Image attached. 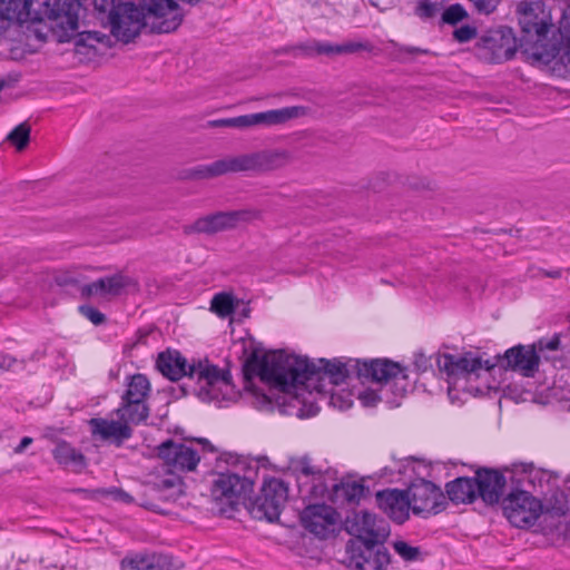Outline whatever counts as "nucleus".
<instances>
[{"label": "nucleus", "instance_id": "8fccbe9b", "mask_svg": "<svg viewBox=\"0 0 570 570\" xmlns=\"http://www.w3.org/2000/svg\"><path fill=\"white\" fill-rule=\"evenodd\" d=\"M13 363H14V360L12 357L6 356V355H0V368L9 370Z\"/></svg>", "mask_w": 570, "mask_h": 570}, {"label": "nucleus", "instance_id": "ddd939ff", "mask_svg": "<svg viewBox=\"0 0 570 570\" xmlns=\"http://www.w3.org/2000/svg\"><path fill=\"white\" fill-rule=\"evenodd\" d=\"M480 59L490 63H501L510 60L515 53V47L504 30H490L480 37L476 43Z\"/></svg>", "mask_w": 570, "mask_h": 570}, {"label": "nucleus", "instance_id": "a211bd4d", "mask_svg": "<svg viewBox=\"0 0 570 570\" xmlns=\"http://www.w3.org/2000/svg\"><path fill=\"white\" fill-rule=\"evenodd\" d=\"M379 543H363L352 550L348 566L355 570H385L390 564V553L385 548H375Z\"/></svg>", "mask_w": 570, "mask_h": 570}, {"label": "nucleus", "instance_id": "473e14b6", "mask_svg": "<svg viewBox=\"0 0 570 570\" xmlns=\"http://www.w3.org/2000/svg\"><path fill=\"white\" fill-rule=\"evenodd\" d=\"M364 485L356 481L340 482L333 485V494L336 499L342 498L346 502H355L364 494Z\"/></svg>", "mask_w": 570, "mask_h": 570}, {"label": "nucleus", "instance_id": "aec40b11", "mask_svg": "<svg viewBox=\"0 0 570 570\" xmlns=\"http://www.w3.org/2000/svg\"><path fill=\"white\" fill-rule=\"evenodd\" d=\"M474 478L478 484L479 498L488 505L499 503L504 493V475L498 470L482 468L475 472Z\"/></svg>", "mask_w": 570, "mask_h": 570}, {"label": "nucleus", "instance_id": "a18cd8bd", "mask_svg": "<svg viewBox=\"0 0 570 570\" xmlns=\"http://www.w3.org/2000/svg\"><path fill=\"white\" fill-rule=\"evenodd\" d=\"M560 345V338L558 335L553 336L550 340H540L538 344L535 345V348L538 347L539 351L549 350V351H556L558 350Z\"/></svg>", "mask_w": 570, "mask_h": 570}, {"label": "nucleus", "instance_id": "39448f33", "mask_svg": "<svg viewBox=\"0 0 570 570\" xmlns=\"http://www.w3.org/2000/svg\"><path fill=\"white\" fill-rule=\"evenodd\" d=\"M356 376L360 380L376 383L380 389H366L358 393V400L364 406H375L386 402L399 406L411 387L406 368L397 362L387 358L355 362Z\"/></svg>", "mask_w": 570, "mask_h": 570}, {"label": "nucleus", "instance_id": "f8f14e48", "mask_svg": "<svg viewBox=\"0 0 570 570\" xmlns=\"http://www.w3.org/2000/svg\"><path fill=\"white\" fill-rule=\"evenodd\" d=\"M157 450L158 456L170 473L195 471L200 461L198 452L185 443L167 440Z\"/></svg>", "mask_w": 570, "mask_h": 570}, {"label": "nucleus", "instance_id": "09e8293b", "mask_svg": "<svg viewBox=\"0 0 570 570\" xmlns=\"http://www.w3.org/2000/svg\"><path fill=\"white\" fill-rule=\"evenodd\" d=\"M32 443V438L24 436L21 439L19 445L14 449V453H22L27 446Z\"/></svg>", "mask_w": 570, "mask_h": 570}, {"label": "nucleus", "instance_id": "58836bf2", "mask_svg": "<svg viewBox=\"0 0 570 570\" xmlns=\"http://www.w3.org/2000/svg\"><path fill=\"white\" fill-rule=\"evenodd\" d=\"M393 548L395 552L406 561L416 560L421 553L420 548L412 547L405 541H395Z\"/></svg>", "mask_w": 570, "mask_h": 570}, {"label": "nucleus", "instance_id": "4d7b16f0", "mask_svg": "<svg viewBox=\"0 0 570 570\" xmlns=\"http://www.w3.org/2000/svg\"><path fill=\"white\" fill-rule=\"evenodd\" d=\"M72 492H77V493H89L88 490H85V489H73Z\"/></svg>", "mask_w": 570, "mask_h": 570}, {"label": "nucleus", "instance_id": "f704fd0d", "mask_svg": "<svg viewBox=\"0 0 570 570\" xmlns=\"http://www.w3.org/2000/svg\"><path fill=\"white\" fill-rule=\"evenodd\" d=\"M31 128L27 122L18 125L8 136L10 141L18 151H22L29 144Z\"/></svg>", "mask_w": 570, "mask_h": 570}, {"label": "nucleus", "instance_id": "de8ad7c7", "mask_svg": "<svg viewBox=\"0 0 570 570\" xmlns=\"http://www.w3.org/2000/svg\"><path fill=\"white\" fill-rule=\"evenodd\" d=\"M108 493L111 494L112 498L116 500H120L124 502H129L131 500L130 495L121 489L115 488V489L108 491Z\"/></svg>", "mask_w": 570, "mask_h": 570}, {"label": "nucleus", "instance_id": "3c124183", "mask_svg": "<svg viewBox=\"0 0 570 570\" xmlns=\"http://www.w3.org/2000/svg\"><path fill=\"white\" fill-rule=\"evenodd\" d=\"M542 274L547 277H551V278H560L561 275H562V272L560 269H556V271H552V272H548V271H542Z\"/></svg>", "mask_w": 570, "mask_h": 570}, {"label": "nucleus", "instance_id": "1a4fd4ad", "mask_svg": "<svg viewBox=\"0 0 570 570\" xmlns=\"http://www.w3.org/2000/svg\"><path fill=\"white\" fill-rule=\"evenodd\" d=\"M503 513L510 523L517 528L534 524L542 513V503L533 494L518 489L512 490L503 499Z\"/></svg>", "mask_w": 570, "mask_h": 570}, {"label": "nucleus", "instance_id": "4c0bfd02", "mask_svg": "<svg viewBox=\"0 0 570 570\" xmlns=\"http://www.w3.org/2000/svg\"><path fill=\"white\" fill-rule=\"evenodd\" d=\"M468 18V12L460 3L448 7L442 13V21L448 24H456Z\"/></svg>", "mask_w": 570, "mask_h": 570}, {"label": "nucleus", "instance_id": "f257e3e1", "mask_svg": "<svg viewBox=\"0 0 570 570\" xmlns=\"http://www.w3.org/2000/svg\"><path fill=\"white\" fill-rule=\"evenodd\" d=\"M355 362L343 363L337 360L326 361L321 358L316 364L307 357L284 353L266 356L259 362L258 356L253 352L246 360L244 370L246 376H248L252 368L257 370V374L263 382L286 393L299 387L322 392L323 386L320 385L322 381L328 379L333 385H340L352 373H356Z\"/></svg>", "mask_w": 570, "mask_h": 570}, {"label": "nucleus", "instance_id": "a19ab883", "mask_svg": "<svg viewBox=\"0 0 570 570\" xmlns=\"http://www.w3.org/2000/svg\"><path fill=\"white\" fill-rule=\"evenodd\" d=\"M476 28L469 24L461 26L453 31V38L459 42H468L476 37Z\"/></svg>", "mask_w": 570, "mask_h": 570}, {"label": "nucleus", "instance_id": "412c9836", "mask_svg": "<svg viewBox=\"0 0 570 570\" xmlns=\"http://www.w3.org/2000/svg\"><path fill=\"white\" fill-rule=\"evenodd\" d=\"M379 508L394 522L402 524L409 519L410 502L406 491L387 489L375 495Z\"/></svg>", "mask_w": 570, "mask_h": 570}, {"label": "nucleus", "instance_id": "f3484780", "mask_svg": "<svg viewBox=\"0 0 570 570\" xmlns=\"http://www.w3.org/2000/svg\"><path fill=\"white\" fill-rule=\"evenodd\" d=\"M92 438L121 446L132 436V429L122 420L92 417L88 421Z\"/></svg>", "mask_w": 570, "mask_h": 570}, {"label": "nucleus", "instance_id": "20e7f679", "mask_svg": "<svg viewBox=\"0 0 570 570\" xmlns=\"http://www.w3.org/2000/svg\"><path fill=\"white\" fill-rule=\"evenodd\" d=\"M156 366L164 376L171 381H178L186 376L194 382V394L205 402L219 400L223 387H227L232 383L229 371H223L207 360L188 363L176 350L159 353Z\"/></svg>", "mask_w": 570, "mask_h": 570}, {"label": "nucleus", "instance_id": "9b49d317", "mask_svg": "<svg viewBox=\"0 0 570 570\" xmlns=\"http://www.w3.org/2000/svg\"><path fill=\"white\" fill-rule=\"evenodd\" d=\"M436 365L440 372L446 375L449 383L452 384L461 377H468L472 374L478 375V372L482 368L490 371L495 366V363L490 360L482 361L481 357L469 352L460 356L452 354L439 355Z\"/></svg>", "mask_w": 570, "mask_h": 570}, {"label": "nucleus", "instance_id": "bf43d9fd", "mask_svg": "<svg viewBox=\"0 0 570 570\" xmlns=\"http://www.w3.org/2000/svg\"><path fill=\"white\" fill-rule=\"evenodd\" d=\"M371 3H372L373 6H376V3H375L373 0H371Z\"/></svg>", "mask_w": 570, "mask_h": 570}, {"label": "nucleus", "instance_id": "bb28decb", "mask_svg": "<svg viewBox=\"0 0 570 570\" xmlns=\"http://www.w3.org/2000/svg\"><path fill=\"white\" fill-rule=\"evenodd\" d=\"M256 173L282 169L293 161L292 154L286 149H264L255 151Z\"/></svg>", "mask_w": 570, "mask_h": 570}, {"label": "nucleus", "instance_id": "6ab92c4d", "mask_svg": "<svg viewBox=\"0 0 570 570\" xmlns=\"http://www.w3.org/2000/svg\"><path fill=\"white\" fill-rule=\"evenodd\" d=\"M136 286L137 282L134 278L122 273H116L83 285L80 293L81 296L86 298L94 295L119 296L125 292V289Z\"/></svg>", "mask_w": 570, "mask_h": 570}, {"label": "nucleus", "instance_id": "6e6d98bb", "mask_svg": "<svg viewBox=\"0 0 570 570\" xmlns=\"http://www.w3.org/2000/svg\"><path fill=\"white\" fill-rule=\"evenodd\" d=\"M566 55H567L568 62L570 63V38H569V41H568V45H567Z\"/></svg>", "mask_w": 570, "mask_h": 570}, {"label": "nucleus", "instance_id": "423d86ee", "mask_svg": "<svg viewBox=\"0 0 570 570\" xmlns=\"http://www.w3.org/2000/svg\"><path fill=\"white\" fill-rule=\"evenodd\" d=\"M263 212L248 207L237 210L215 212L197 218L193 224L183 227L185 235L206 234L214 235L225 230L235 229L240 225L259 220Z\"/></svg>", "mask_w": 570, "mask_h": 570}, {"label": "nucleus", "instance_id": "c03bdc74", "mask_svg": "<svg viewBox=\"0 0 570 570\" xmlns=\"http://www.w3.org/2000/svg\"><path fill=\"white\" fill-rule=\"evenodd\" d=\"M210 127L218 128V127H229V128H244L243 127V117H234V118H223V119H216L208 122Z\"/></svg>", "mask_w": 570, "mask_h": 570}, {"label": "nucleus", "instance_id": "4468645a", "mask_svg": "<svg viewBox=\"0 0 570 570\" xmlns=\"http://www.w3.org/2000/svg\"><path fill=\"white\" fill-rule=\"evenodd\" d=\"M494 363L530 377L538 371L540 357L535 352V345H518L505 351L503 356L498 355Z\"/></svg>", "mask_w": 570, "mask_h": 570}, {"label": "nucleus", "instance_id": "72a5a7b5", "mask_svg": "<svg viewBox=\"0 0 570 570\" xmlns=\"http://www.w3.org/2000/svg\"><path fill=\"white\" fill-rule=\"evenodd\" d=\"M222 175H224V170L220 159L187 170V178L195 180L212 179Z\"/></svg>", "mask_w": 570, "mask_h": 570}, {"label": "nucleus", "instance_id": "603ef678", "mask_svg": "<svg viewBox=\"0 0 570 570\" xmlns=\"http://www.w3.org/2000/svg\"><path fill=\"white\" fill-rule=\"evenodd\" d=\"M302 473L305 474V475H314L316 473L314 466L309 465V464H304L302 466Z\"/></svg>", "mask_w": 570, "mask_h": 570}, {"label": "nucleus", "instance_id": "5701e85b", "mask_svg": "<svg viewBox=\"0 0 570 570\" xmlns=\"http://www.w3.org/2000/svg\"><path fill=\"white\" fill-rule=\"evenodd\" d=\"M370 49L371 47L368 46V43L363 42H346L343 45H332L328 42H320L317 40H311L294 47V50L296 52H299L307 57H313L316 55H347Z\"/></svg>", "mask_w": 570, "mask_h": 570}, {"label": "nucleus", "instance_id": "2f4dec72", "mask_svg": "<svg viewBox=\"0 0 570 570\" xmlns=\"http://www.w3.org/2000/svg\"><path fill=\"white\" fill-rule=\"evenodd\" d=\"M519 23L524 33H535L539 38L546 37L550 28L549 23L543 19L539 20L538 17L533 14V10L531 8L523 10L522 16L519 19Z\"/></svg>", "mask_w": 570, "mask_h": 570}, {"label": "nucleus", "instance_id": "ea45409f", "mask_svg": "<svg viewBox=\"0 0 570 570\" xmlns=\"http://www.w3.org/2000/svg\"><path fill=\"white\" fill-rule=\"evenodd\" d=\"M416 14L421 18H433L440 11V4L430 0H422L416 6Z\"/></svg>", "mask_w": 570, "mask_h": 570}, {"label": "nucleus", "instance_id": "79ce46f5", "mask_svg": "<svg viewBox=\"0 0 570 570\" xmlns=\"http://www.w3.org/2000/svg\"><path fill=\"white\" fill-rule=\"evenodd\" d=\"M80 313L86 316L92 324L100 325L105 323L106 316L102 314L99 309L92 307V306H80L79 307Z\"/></svg>", "mask_w": 570, "mask_h": 570}, {"label": "nucleus", "instance_id": "e433bc0d", "mask_svg": "<svg viewBox=\"0 0 570 570\" xmlns=\"http://www.w3.org/2000/svg\"><path fill=\"white\" fill-rule=\"evenodd\" d=\"M391 45L394 48L392 51L393 57L401 62L410 61L409 57L428 53V50H425V49H421V48L412 47V46H400L395 41H391Z\"/></svg>", "mask_w": 570, "mask_h": 570}, {"label": "nucleus", "instance_id": "b1692460", "mask_svg": "<svg viewBox=\"0 0 570 570\" xmlns=\"http://www.w3.org/2000/svg\"><path fill=\"white\" fill-rule=\"evenodd\" d=\"M303 115L302 107H285L257 114L243 115V127L275 126L287 122Z\"/></svg>", "mask_w": 570, "mask_h": 570}, {"label": "nucleus", "instance_id": "7ed1b4c3", "mask_svg": "<svg viewBox=\"0 0 570 570\" xmlns=\"http://www.w3.org/2000/svg\"><path fill=\"white\" fill-rule=\"evenodd\" d=\"M147 16L161 19L156 27L157 32L175 31L183 21V13L174 0H139V6L119 2L108 13L112 35L125 43L130 42L146 26Z\"/></svg>", "mask_w": 570, "mask_h": 570}, {"label": "nucleus", "instance_id": "864d4df0", "mask_svg": "<svg viewBox=\"0 0 570 570\" xmlns=\"http://www.w3.org/2000/svg\"><path fill=\"white\" fill-rule=\"evenodd\" d=\"M146 508L150 509V510H154V511H157L158 510V505L155 504V503H142Z\"/></svg>", "mask_w": 570, "mask_h": 570}, {"label": "nucleus", "instance_id": "c756f323", "mask_svg": "<svg viewBox=\"0 0 570 570\" xmlns=\"http://www.w3.org/2000/svg\"><path fill=\"white\" fill-rule=\"evenodd\" d=\"M151 385L146 375L137 373L127 379L126 390L121 396L122 401L146 402L149 397Z\"/></svg>", "mask_w": 570, "mask_h": 570}, {"label": "nucleus", "instance_id": "cd10ccee", "mask_svg": "<svg viewBox=\"0 0 570 570\" xmlns=\"http://www.w3.org/2000/svg\"><path fill=\"white\" fill-rule=\"evenodd\" d=\"M122 570H169L170 562L163 554H135L121 561Z\"/></svg>", "mask_w": 570, "mask_h": 570}, {"label": "nucleus", "instance_id": "dca6fc26", "mask_svg": "<svg viewBox=\"0 0 570 570\" xmlns=\"http://www.w3.org/2000/svg\"><path fill=\"white\" fill-rule=\"evenodd\" d=\"M247 480L235 473H218L213 480L212 497L217 503L227 504L230 510L235 507L246 489Z\"/></svg>", "mask_w": 570, "mask_h": 570}, {"label": "nucleus", "instance_id": "f03ea898", "mask_svg": "<svg viewBox=\"0 0 570 570\" xmlns=\"http://www.w3.org/2000/svg\"><path fill=\"white\" fill-rule=\"evenodd\" d=\"M79 0H0V38L10 21L19 23L36 18L53 21L59 42L69 41L78 30Z\"/></svg>", "mask_w": 570, "mask_h": 570}, {"label": "nucleus", "instance_id": "0eeeda50", "mask_svg": "<svg viewBox=\"0 0 570 570\" xmlns=\"http://www.w3.org/2000/svg\"><path fill=\"white\" fill-rule=\"evenodd\" d=\"M406 493L410 508L415 515L428 518L439 514L448 507L445 494L441 488L424 479L413 482Z\"/></svg>", "mask_w": 570, "mask_h": 570}, {"label": "nucleus", "instance_id": "6e6552de", "mask_svg": "<svg viewBox=\"0 0 570 570\" xmlns=\"http://www.w3.org/2000/svg\"><path fill=\"white\" fill-rule=\"evenodd\" d=\"M287 498L288 489L285 482L273 478L264 482L261 493L252 502L250 513L258 520L266 519L273 522L278 519Z\"/></svg>", "mask_w": 570, "mask_h": 570}, {"label": "nucleus", "instance_id": "a878e982", "mask_svg": "<svg viewBox=\"0 0 570 570\" xmlns=\"http://www.w3.org/2000/svg\"><path fill=\"white\" fill-rule=\"evenodd\" d=\"M52 456L60 466L75 473L82 472L88 465L82 452L63 440L56 443Z\"/></svg>", "mask_w": 570, "mask_h": 570}, {"label": "nucleus", "instance_id": "2eb2a0df", "mask_svg": "<svg viewBox=\"0 0 570 570\" xmlns=\"http://www.w3.org/2000/svg\"><path fill=\"white\" fill-rule=\"evenodd\" d=\"M303 527L320 538H326L334 531L337 522V512L326 504H313L306 507L302 514Z\"/></svg>", "mask_w": 570, "mask_h": 570}, {"label": "nucleus", "instance_id": "c9c22d12", "mask_svg": "<svg viewBox=\"0 0 570 570\" xmlns=\"http://www.w3.org/2000/svg\"><path fill=\"white\" fill-rule=\"evenodd\" d=\"M212 311L220 317H226L234 312L233 296L226 293L216 294L212 299Z\"/></svg>", "mask_w": 570, "mask_h": 570}, {"label": "nucleus", "instance_id": "37998d69", "mask_svg": "<svg viewBox=\"0 0 570 570\" xmlns=\"http://www.w3.org/2000/svg\"><path fill=\"white\" fill-rule=\"evenodd\" d=\"M475 10L482 14L492 13L501 2V0H470Z\"/></svg>", "mask_w": 570, "mask_h": 570}, {"label": "nucleus", "instance_id": "7c9ffc66", "mask_svg": "<svg viewBox=\"0 0 570 570\" xmlns=\"http://www.w3.org/2000/svg\"><path fill=\"white\" fill-rule=\"evenodd\" d=\"M220 160L224 175L228 173L256 171L255 153L226 157Z\"/></svg>", "mask_w": 570, "mask_h": 570}, {"label": "nucleus", "instance_id": "c85d7f7f", "mask_svg": "<svg viewBox=\"0 0 570 570\" xmlns=\"http://www.w3.org/2000/svg\"><path fill=\"white\" fill-rule=\"evenodd\" d=\"M150 409L146 402L122 401L120 406L116 410L117 416L122 420L128 426L138 425L145 422L149 416Z\"/></svg>", "mask_w": 570, "mask_h": 570}, {"label": "nucleus", "instance_id": "393cba45", "mask_svg": "<svg viewBox=\"0 0 570 570\" xmlns=\"http://www.w3.org/2000/svg\"><path fill=\"white\" fill-rule=\"evenodd\" d=\"M475 478L460 476L445 484L446 501L453 504H471L478 498Z\"/></svg>", "mask_w": 570, "mask_h": 570}, {"label": "nucleus", "instance_id": "5fc2aeb1", "mask_svg": "<svg viewBox=\"0 0 570 570\" xmlns=\"http://www.w3.org/2000/svg\"><path fill=\"white\" fill-rule=\"evenodd\" d=\"M199 442L204 445V448L208 446L209 451H214V448L207 440H200Z\"/></svg>", "mask_w": 570, "mask_h": 570}, {"label": "nucleus", "instance_id": "13d9d810", "mask_svg": "<svg viewBox=\"0 0 570 570\" xmlns=\"http://www.w3.org/2000/svg\"><path fill=\"white\" fill-rule=\"evenodd\" d=\"M219 511H220L222 513H226V512H227V510H226L225 508H223V507H222V508H219Z\"/></svg>", "mask_w": 570, "mask_h": 570}, {"label": "nucleus", "instance_id": "9d476101", "mask_svg": "<svg viewBox=\"0 0 570 570\" xmlns=\"http://www.w3.org/2000/svg\"><path fill=\"white\" fill-rule=\"evenodd\" d=\"M344 525L362 543H382L390 534L389 523L366 510L353 511L346 517Z\"/></svg>", "mask_w": 570, "mask_h": 570}, {"label": "nucleus", "instance_id": "4be33fe9", "mask_svg": "<svg viewBox=\"0 0 570 570\" xmlns=\"http://www.w3.org/2000/svg\"><path fill=\"white\" fill-rule=\"evenodd\" d=\"M513 478L518 490L527 491V494L542 492L550 481V473L547 470L534 466L533 463H515L513 465Z\"/></svg>", "mask_w": 570, "mask_h": 570}, {"label": "nucleus", "instance_id": "49530a36", "mask_svg": "<svg viewBox=\"0 0 570 570\" xmlns=\"http://www.w3.org/2000/svg\"><path fill=\"white\" fill-rule=\"evenodd\" d=\"M177 474L178 473H170L169 478H165V479L160 480V482L158 483V487H161L165 489H170V488L176 487L180 482V479Z\"/></svg>", "mask_w": 570, "mask_h": 570}]
</instances>
